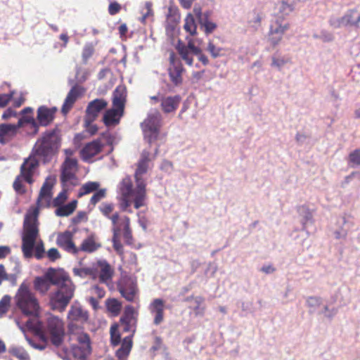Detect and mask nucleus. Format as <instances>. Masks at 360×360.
<instances>
[{
	"instance_id": "obj_1",
	"label": "nucleus",
	"mask_w": 360,
	"mask_h": 360,
	"mask_svg": "<svg viewBox=\"0 0 360 360\" xmlns=\"http://www.w3.org/2000/svg\"><path fill=\"white\" fill-rule=\"evenodd\" d=\"M61 143V130L58 126L42 133L20 167V175L27 183L34 182L32 176L40 162L45 165L58 156Z\"/></svg>"
},
{
	"instance_id": "obj_2",
	"label": "nucleus",
	"mask_w": 360,
	"mask_h": 360,
	"mask_svg": "<svg viewBox=\"0 0 360 360\" xmlns=\"http://www.w3.org/2000/svg\"><path fill=\"white\" fill-rule=\"evenodd\" d=\"M49 285H56L57 290L50 295V304L53 310L63 311L74 296L75 286L69 275L63 270L50 267L45 273Z\"/></svg>"
},
{
	"instance_id": "obj_3",
	"label": "nucleus",
	"mask_w": 360,
	"mask_h": 360,
	"mask_svg": "<svg viewBox=\"0 0 360 360\" xmlns=\"http://www.w3.org/2000/svg\"><path fill=\"white\" fill-rule=\"evenodd\" d=\"M39 211L37 209L27 212L23 222V233L22 236V251L25 258L33 257V249L39 236Z\"/></svg>"
},
{
	"instance_id": "obj_4",
	"label": "nucleus",
	"mask_w": 360,
	"mask_h": 360,
	"mask_svg": "<svg viewBox=\"0 0 360 360\" xmlns=\"http://www.w3.org/2000/svg\"><path fill=\"white\" fill-rule=\"evenodd\" d=\"M15 302L23 315L38 316L39 309L38 301L25 283L20 285L15 296Z\"/></svg>"
},
{
	"instance_id": "obj_5",
	"label": "nucleus",
	"mask_w": 360,
	"mask_h": 360,
	"mask_svg": "<svg viewBox=\"0 0 360 360\" xmlns=\"http://www.w3.org/2000/svg\"><path fill=\"white\" fill-rule=\"evenodd\" d=\"M44 329L50 336V340L53 345L56 347L62 345L65 333L63 321L58 316L49 317Z\"/></svg>"
},
{
	"instance_id": "obj_6",
	"label": "nucleus",
	"mask_w": 360,
	"mask_h": 360,
	"mask_svg": "<svg viewBox=\"0 0 360 360\" xmlns=\"http://www.w3.org/2000/svg\"><path fill=\"white\" fill-rule=\"evenodd\" d=\"M117 289L126 300L133 302L138 291L136 278L127 275L122 276L117 283Z\"/></svg>"
},
{
	"instance_id": "obj_7",
	"label": "nucleus",
	"mask_w": 360,
	"mask_h": 360,
	"mask_svg": "<svg viewBox=\"0 0 360 360\" xmlns=\"http://www.w3.org/2000/svg\"><path fill=\"white\" fill-rule=\"evenodd\" d=\"M289 28L290 24L288 22L283 24V19L281 17H278L270 25L268 39L270 44L273 47L278 45L284 34Z\"/></svg>"
},
{
	"instance_id": "obj_8",
	"label": "nucleus",
	"mask_w": 360,
	"mask_h": 360,
	"mask_svg": "<svg viewBox=\"0 0 360 360\" xmlns=\"http://www.w3.org/2000/svg\"><path fill=\"white\" fill-rule=\"evenodd\" d=\"M107 105L108 103L103 98H96L89 103L86 109L84 127L90 125L96 119L99 112L104 110Z\"/></svg>"
},
{
	"instance_id": "obj_9",
	"label": "nucleus",
	"mask_w": 360,
	"mask_h": 360,
	"mask_svg": "<svg viewBox=\"0 0 360 360\" xmlns=\"http://www.w3.org/2000/svg\"><path fill=\"white\" fill-rule=\"evenodd\" d=\"M57 110L56 107L48 108L46 105H41L38 108L36 119L38 131L40 126L48 127L53 122Z\"/></svg>"
},
{
	"instance_id": "obj_10",
	"label": "nucleus",
	"mask_w": 360,
	"mask_h": 360,
	"mask_svg": "<svg viewBox=\"0 0 360 360\" xmlns=\"http://www.w3.org/2000/svg\"><path fill=\"white\" fill-rule=\"evenodd\" d=\"M103 146V145L101 143L100 139H96L86 143L80 150L82 160L87 162L89 160L100 153Z\"/></svg>"
},
{
	"instance_id": "obj_11",
	"label": "nucleus",
	"mask_w": 360,
	"mask_h": 360,
	"mask_svg": "<svg viewBox=\"0 0 360 360\" xmlns=\"http://www.w3.org/2000/svg\"><path fill=\"white\" fill-rule=\"evenodd\" d=\"M126 96L127 89L123 85L117 86L112 94L113 108L120 110L121 113H124Z\"/></svg>"
},
{
	"instance_id": "obj_12",
	"label": "nucleus",
	"mask_w": 360,
	"mask_h": 360,
	"mask_svg": "<svg viewBox=\"0 0 360 360\" xmlns=\"http://www.w3.org/2000/svg\"><path fill=\"white\" fill-rule=\"evenodd\" d=\"M162 115L158 110H151L146 119L141 124V128L160 129Z\"/></svg>"
},
{
	"instance_id": "obj_13",
	"label": "nucleus",
	"mask_w": 360,
	"mask_h": 360,
	"mask_svg": "<svg viewBox=\"0 0 360 360\" xmlns=\"http://www.w3.org/2000/svg\"><path fill=\"white\" fill-rule=\"evenodd\" d=\"M181 101L179 95L165 97L161 96V108L165 113L174 112L179 107Z\"/></svg>"
},
{
	"instance_id": "obj_14",
	"label": "nucleus",
	"mask_w": 360,
	"mask_h": 360,
	"mask_svg": "<svg viewBox=\"0 0 360 360\" xmlns=\"http://www.w3.org/2000/svg\"><path fill=\"white\" fill-rule=\"evenodd\" d=\"M124 113L115 108L107 110L103 114V122L106 127L115 126L119 124L120 117Z\"/></svg>"
},
{
	"instance_id": "obj_15",
	"label": "nucleus",
	"mask_w": 360,
	"mask_h": 360,
	"mask_svg": "<svg viewBox=\"0 0 360 360\" xmlns=\"http://www.w3.org/2000/svg\"><path fill=\"white\" fill-rule=\"evenodd\" d=\"M121 347L116 352V356L118 360H127V357L132 348V335L125 337L122 340Z\"/></svg>"
},
{
	"instance_id": "obj_16",
	"label": "nucleus",
	"mask_w": 360,
	"mask_h": 360,
	"mask_svg": "<svg viewBox=\"0 0 360 360\" xmlns=\"http://www.w3.org/2000/svg\"><path fill=\"white\" fill-rule=\"evenodd\" d=\"M185 71L182 63L176 64L174 67L168 68V75L172 84L179 86L183 83L182 72Z\"/></svg>"
},
{
	"instance_id": "obj_17",
	"label": "nucleus",
	"mask_w": 360,
	"mask_h": 360,
	"mask_svg": "<svg viewBox=\"0 0 360 360\" xmlns=\"http://www.w3.org/2000/svg\"><path fill=\"white\" fill-rule=\"evenodd\" d=\"M12 124H0V144L6 145L16 136Z\"/></svg>"
},
{
	"instance_id": "obj_18",
	"label": "nucleus",
	"mask_w": 360,
	"mask_h": 360,
	"mask_svg": "<svg viewBox=\"0 0 360 360\" xmlns=\"http://www.w3.org/2000/svg\"><path fill=\"white\" fill-rule=\"evenodd\" d=\"M151 311L155 314L153 323L155 325L160 324L164 316V302L162 299H155L151 304Z\"/></svg>"
},
{
	"instance_id": "obj_19",
	"label": "nucleus",
	"mask_w": 360,
	"mask_h": 360,
	"mask_svg": "<svg viewBox=\"0 0 360 360\" xmlns=\"http://www.w3.org/2000/svg\"><path fill=\"white\" fill-rule=\"evenodd\" d=\"M56 180L55 176L51 177L49 176L46 178L39 192V195L37 199L38 204L41 201V198H47L49 200L51 199L52 196L51 190L56 183Z\"/></svg>"
},
{
	"instance_id": "obj_20",
	"label": "nucleus",
	"mask_w": 360,
	"mask_h": 360,
	"mask_svg": "<svg viewBox=\"0 0 360 360\" xmlns=\"http://www.w3.org/2000/svg\"><path fill=\"white\" fill-rule=\"evenodd\" d=\"M91 346H79L72 345L71 346V352L74 358L79 360H86L91 354Z\"/></svg>"
},
{
	"instance_id": "obj_21",
	"label": "nucleus",
	"mask_w": 360,
	"mask_h": 360,
	"mask_svg": "<svg viewBox=\"0 0 360 360\" xmlns=\"http://www.w3.org/2000/svg\"><path fill=\"white\" fill-rule=\"evenodd\" d=\"M68 318L73 321L86 322L89 319V314L84 311L81 307L72 305L68 311Z\"/></svg>"
},
{
	"instance_id": "obj_22",
	"label": "nucleus",
	"mask_w": 360,
	"mask_h": 360,
	"mask_svg": "<svg viewBox=\"0 0 360 360\" xmlns=\"http://www.w3.org/2000/svg\"><path fill=\"white\" fill-rule=\"evenodd\" d=\"M77 200H72L68 204H63L59 206H56L57 209L55 210V214L58 217H67L72 214L77 208Z\"/></svg>"
},
{
	"instance_id": "obj_23",
	"label": "nucleus",
	"mask_w": 360,
	"mask_h": 360,
	"mask_svg": "<svg viewBox=\"0 0 360 360\" xmlns=\"http://www.w3.org/2000/svg\"><path fill=\"white\" fill-rule=\"evenodd\" d=\"M345 26H358L360 22V13L355 9L349 10L342 17Z\"/></svg>"
},
{
	"instance_id": "obj_24",
	"label": "nucleus",
	"mask_w": 360,
	"mask_h": 360,
	"mask_svg": "<svg viewBox=\"0 0 360 360\" xmlns=\"http://www.w3.org/2000/svg\"><path fill=\"white\" fill-rule=\"evenodd\" d=\"M278 13L282 17L289 15L294 11L295 8V1L291 0H280L278 4Z\"/></svg>"
},
{
	"instance_id": "obj_25",
	"label": "nucleus",
	"mask_w": 360,
	"mask_h": 360,
	"mask_svg": "<svg viewBox=\"0 0 360 360\" xmlns=\"http://www.w3.org/2000/svg\"><path fill=\"white\" fill-rule=\"evenodd\" d=\"M98 265L101 267V272L99 275L100 281L106 282L111 279L113 271L108 262L106 260L98 261Z\"/></svg>"
},
{
	"instance_id": "obj_26",
	"label": "nucleus",
	"mask_w": 360,
	"mask_h": 360,
	"mask_svg": "<svg viewBox=\"0 0 360 360\" xmlns=\"http://www.w3.org/2000/svg\"><path fill=\"white\" fill-rule=\"evenodd\" d=\"M297 212L300 214V216L302 217V230L306 231V232L308 233V231L307 230V225L308 223L313 222L312 214L310 212L308 207H307L306 205L299 206L297 207Z\"/></svg>"
},
{
	"instance_id": "obj_27",
	"label": "nucleus",
	"mask_w": 360,
	"mask_h": 360,
	"mask_svg": "<svg viewBox=\"0 0 360 360\" xmlns=\"http://www.w3.org/2000/svg\"><path fill=\"white\" fill-rule=\"evenodd\" d=\"M348 221L345 215L341 216L338 224H340V229L334 232L335 237L336 239L345 238L347 236L348 231L350 228L347 226Z\"/></svg>"
},
{
	"instance_id": "obj_28",
	"label": "nucleus",
	"mask_w": 360,
	"mask_h": 360,
	"mask_svg": "<svg viewBox=\"0 0 360 360\" xmlns=\"http://www.w3.org/2000/svg\"><path fill=\"white\" fill-rule=\"evenodd\" d=\"M20 118L24 125L29 124L30 129V131H27L29 136L33 137L39 133L37 120L32 115H21Z\"/></svg>"
},
{
	"instance_id": "obj_29",
	"label": "nucleus",
	"mask_w": 360,
	"mask_h": 360,
	"mask_svg": "<svg viewBox=\"0 0 360 360\" xmlns=\"http://www.w3.org/2000/svg\"><path fill=\"white\" fill-rule=\"evenodd\" d=\"M290 62V59L289 58L280 56L277 51L271 57V66L281 70L285 64Z\"/></svg>"
},
{
	"instance_id": "obj_30",
	"label": "nucleus",
	"mask_w": 360,
	"mask_h": 360,
	"mask_svg": "<svg viewBox=\"0 0 360 360\" xmlns=\"http://www.w3.org/2000/svg\"><path fill=\"white\" fill-rule=\"evenodd\" d=\"M100 247L101 245L94 241L93 236H89L83 240L79 250L86 252H93Z\"/></svg>"
},
{
	"instance_id": "obj_31",
	"label": "nucleus",
	"mask_w": 360,
	"mask_h": 360,
	"mask_svg": "<svg viewBox=\"0 0 360 360\" xmlns=\"http://www.w3.org/2000/svg\"><path fill=\"white\" fill-rule=\"evenodd\" d=\"M73 273L75 276H78L81 278H85L89 276L93 278H95L98 275V270L96 268L94 267H86L81 269L74 268Z\"/></svg>"
},
{
	"instance_id": "obj_32",
	"label": "nucleus",
	"mask_w": 360,
	"mask_h": 360,
	"mask_svg": "<svg viewBox=\"0 0 360 360\" xmlns=\"http://www.w3.org/2000/svg\"><path fill=\"white\" fill-rule=\"evenodd\" d=\"M8 352L19 360H30L29 354L22 347L11 346L8 349Z\"/></svg>"
},
{
	"instance_id": "obj_33",
	"label": "nucleus",
	"mask_w": 360,
	"mask_h": 360,
	"mask_svg": "<svg viewBox=\"0 0 360 360\" xmlns=\"http://www.w3.org/2000/svg\"><path fill=\"white\" fill-rule=\"evenodd\" d=\"M184 27L191 35L195 36L197 34V25L195 24V18L191 13H188L186 15Z\"/></svg>"
},
{
	"instance_id": "obj_34",
	"label": "nucleus",
	"mask_w": 360,
	"mask_h": 360,
	"mask_svg": "<svg viewBox=\"0 0 360 360\" xmlns=\"http://www.w3.org/2000/svg\"><path fill=\"white\" fill-rule=\"evenodd\" d=\"M60 183L62 188H68V182L72 180L77 181V177L74 172L66 169H61V173L60 176Z\"/></svg>"
},
{
	"instance_id": "obj_35",
	"label": "nucleus",
	"mask_w": 360,
	"mask_h": 360,
	"mask_svg": "<svg viewBox=\"0 0 360 360\" xmlns=\"http://www.w3.org/2000/svg\"><path fill=\"white\" fill-rule=\"evenodd\" d=\"M123 238L126 244L131 245L133 243L132 232L130 229V219L127 216L124 219Z\"/></svg>"
},
{
	"instance_id": "obj_36",
	"label": "nucleus",
	"mask_w": 360,
	"mask_h": 360,
	"mask_svg": "<svg viewBox=\"0 0 360 360\" xmlns=\"http://www.w3.org/2000/svg\"><path fill=\"white\" fill-rule=\"evenodd\" d=\"M160 129H145L142 128L144 139L149 144L151 145L155 141H157Z\"/></svg>"
},
{
	"instance_id": "obj_37",
	"label": "nucleus",
	"mask_w": 360,
	"mask_h": 360,
	"mask_svg": "<svg viewBox=\"0 0 360 360\" xmlns=\"http://www.w3.org/2000/svg\"><path fill=\"white\" fill-rule=\"evenodd\" d=\"M34 287L35 290H39L41 292H46L49 290L50 285L48 280L44 276H37L34 281Z\"/></svg>"
},
{
	"instance_id": "obj_38",
	"label": "nucleus",
	"mask_w": 360,
	"mask_h": 360,
	"mask_svg": "<svg viewBox=\"0 0 360 360\" xmlns=\"http://www.w3.org/2000/svg\"><path fill=\"white\" fill-rule=\"evenodd\" d=\"M106 308L108 311L117 316L121 310V303L115 298H109L105 301Z\"/></svg>"
},
{
	"instance_id": "obj_39",
	"label": "nucleus",
	"mask_w": 360,
	"mask_h": 360,
	"mask_svg": "<svg viewBox=\"0 0 360 360\" xmlns=\"http://www.w3.org/2000/svg\"><path fill=\"white\" fill-rule=\"evenodd\" d=\"M134 308L131 305L125 307L122 316L120 317V322H125L126 320L133 321L134 325L136 324V318L134 316Z\"/></svg>"
},
{
	"instance_id": "obj_40",
	"label": "nucleus",
	"mask_w": 360,
	"mask_h": 360,
	"mask_svg": "<svg viewBox=\"0 0 360 360\" xmlns=\"http://www.w3.org/2000/svg\"><path fill=\"white\" fill-rule=\"evenodd\" d=\"M122 194L125 195H131L134 194L133 185L130 177L124 178L121 182Z\"/></svg>"
},
{
	"instance_id": "obj_41",
	"label": "nucleus",
	"mask_w": 360,
	"mask_h": 360,
	"mask_svg": "<svg viewBox=\"0 0 360 360\" xmlns=\"http://www.w3.org/2000/svg\"><path fill=\"white\" fill-rule=\"evenodd\" d=\"M237 304L240 306V316H246L248 314H254L255 310L252 302L238 301Z\"/></svg>"
},
{
	"instance_id": "obj_42",
	"label": "nucleus",
	"mask_w": 360,
	"mask_h": 360,
	"mask_svg": "<svg viewBox=\"0 0 360 360\" xmlns=\"http://www.w3.org/2000/svg\"><path fill=\"white\" fill-rule=\"evenodd\" d=\"M118 326L115 323L110 327V342L113 347L119 345L122 342L121 334L117 331Z\"/></svg>"
},
{
	"instance_id": "obj_43",
	"label": "nucleus",
	"mask_w": 360,
	"mask_h": 360,
	"mask_svg": "<svg viewBox=\"0 0 360 360\" xmlns=\"http://www.w3.org/2000/svg\"><path fill=\"white\" fill-rule=\"evenodd\" d=\"M348 164L351 167L360 166V149L357 148L351 152L348 156Z\"/></svg>"
},
{
	"instance_id": "obj_44",
	"label": "nucleus",
	"mask_w": 360,
	"mask_h": 360,
	"mask_svg": "<svg viewBox=\"0 0 360 360\" xmlns=\"http://www.w3.org/2000/svg\"><path fill=\"white\" fill-rule=\"evenodd\" d=\"M80 89L81 88L77 84H75L70 90V91L68 92V94L65 99L67 103H69V105H73L75 103L77 97L80 94V92H79Z\"/></svg>"
},
{
	"instance_id": "obj_45",
	"label": "nucleus",
	"mask_w": 360,
	"mask_h": 360,
	"mask_svg": "<svg viewBox=\"0 0 360 360\" xmlns=\"http://www.w3.org/2000/svg\"><path fill=\"white\" fill-rule=\"evenodd\" d=\"M73 233L65 231L60 233L57 238L56 243L60 247H63L68 243L72 240Z\"/></svg>"
},
{
	"instance_id": "obj_46",
	"label": "nucleus",
	"mask_w": 360,
	"mask_h": 360,
	"mask_svg": "<svg viewBox=\"0 0 360 360\" xmlns=\"http://www.w3.org/2000/svg\"><path fill=\"white\" fill-rule=\"evenodd\" d=\"M207 50L210 53L213 58H217L224 55V53H223L224 49L221 47L215 46L212 41H209Z\"/></svg>"
},
{
	"instance_id": "obj_47",
	"label": "nucleus",
	"mask_w": 360,
	"mask_h": 360,
	"mask_svg": "<svg viewBox=\"0 0 360 360\" xmlns=\"http://www.w3.org/2000/svg\"><path fill=\"white\" fill-rule=\"evenodd\" d=\"M68 188H63L62 191L60 192L59 194L53 199V206L56 207L64 204L65 201L68 198Z\"/></svg>"
},
{
	"instance_id": "obj_48",
	"label": "nucleus",
	"mask_w": 360,
	"mask_h": 360,
	"mask_svg": "<svg viewBox=\"0 0 360 360\" xmlns=\"http://www.w3.org/2000/svg\"><path fill=\"white\" fill-rule=\"evenodd\" d=\"M205 302V298L201 296H197L195 297V306L193 309L196 316H202L205 311V307H202L201 304Z\"/></svg>"
},
{
	"instance_id": "obj_49",
	"label": "nucleus",
	"mask_w": 360,
	"mask_h": 360,
	"mask_svg": "<svg viewBox=\"0 0 360 360\" xmlns=\"http://www.w3.org/2000/svg\"><path fill=\"white\" fill-rule=\"evenodd\" d=\"M322 298L319 296H310L307 297L306 304L308 307L315 309L322 304Z\"/></svg>"
},
{
	"instance_id": "obj_50",
	"label": "nucleus",
	"mask_w": 360,
	"mask_h": 360,
	"mask_svg": "<svg viewBox=\"0 0 360 360\" xmlns=\"http://www.w3.org/2000/svg\"><path fill=\"white\" fill-rule=\"evenodd\" d=\"M11 299L9 295H6L0 300V317L8 311L10 307Z\"/></svg>"
},
{
	"instance_id": "obj_51",
	"label": "nucleus",
	"mask_w": 360,
	"mask_h": 360,
	"mask_svg": "<svg viewBox=\"0 0 360 360\" xmlns=\"http://www.w3.org/2000/svg\"><path fill=\"white\" fill-rule=\"evenodd\" d=\"M94 52V48L92 44H86L82 51V61L84 63H86L88 60L92 56Z\"/></svg>"
},
{
	"instance_id": "obj_52",
	"label": "nucleus",
	"mask_w": 360,
	"mask_h": 360,
	"mask_svg": "<svg viewBox=\"0 0 360 360\" xmlns=\"http://www.w3.org/2000/svg\"><path fill=\"white\" fill-rule=\"evenodd\" d=\"M34 250L35 251L34 257L37 259H41L42 258H44V254H45V249H44L43 241L41 240H40L38 242V243H37V242L35 243V246H34L33 250ZM33 256H34V254H33Z\"/></svg>"
},
{
	"instance_id": "obj_53",
	"label": "nucleus",
	"mask_w": 360,
	"mask_h": 360,
	"mask_svg": "<svg viewBox=\"0 0 360 360\" xmlns=\"http://www.w3.org/2000/svg\"><path fill=\"white\" fill-rule=\"evenodd\" d=\"M37 330H38V335L39 336V338L41 341L44 342H47L49 338H48V333H46V330L44 329V326L41 321H38L37 323L36 326Z\"/></svg>"
},
{
	"instance_id": "obj_54",
	"label": "nucleus",
	"mask_w": 360,
	"mask_h": 360,
	"mask_svg": "<svg viewBox=\"0 0 360 360\" xmlns=\"http://www.w3.org/2000/svg\"><path fill=\"white\" fill-rule=\"evenodd\" d=\"M78 165V162L76 158H70L67 157L63 162L61 169H66V170H70L72 168H76Z\"/></svg>"
},
{
	"instance_id": "obj_55",
	"label": "nucleus",
	"mask_w": 360,
	"mask_h": 360,
	"mask_svg": "<svg viewBox=\"0 0 360 360\" xmlns=\"http://www.w3.org/2000/svg\"><path fill=\"white\" fill-rule=\"evenodd\" d=\"M106 190L105 188L100 189L94 193L90 199V203L95 205L102 198L105 197Z\"/></svg>"
},
{
	"instance_id": "obj_56",
	"label": "nucleus",
	"mask_w": 360,
	"mask_h": 360,
	"mask_svg": "<svg viewBox=\"0 0 360 360\" xmlns=\"http://www.w3.org/2000/svg\"><path fill=\"white\" fill-rule=\"evenodd\" d=\"M120 323L124 326L123 332H124V333L131 332V334L130 335H132V337H133L134 333H136V324L134 325L133 321H128V320H126L125 322H120Z\"/></svg>"
},
{
	"instance_id": "obj_57",
	"label": "nucleus",
	"mask_w": 360,
	"mask_h": 360,
	"mask_svg": "<svg viewBox=\"0 0 360 360\" xmlns=\"http://www.w3.org/2000/svg\"><path fill=\"white\" fill-rule=\"evenodd\" d=\"M100 186L98 182L89 181L83 185V190H85L87 193L91 192H96Z\"/></svg>"
},
{
	"instance_id": "obj_58",
	"label": "nucleus",
	"mask_w": 360,
	"mask_h": 360,
	"mask_svg": "<svg viewBox=\"0 0 360 360\" xmlns=\"http://www.w3.org/2000/svg\"><path fill=\"white\" fill-rule=\"evenodd\" d=\"M88 221V217L86 213L84 211H79L75 217L72 218L71 222L72 224H78L81 221Z\"/></svg>"
},
{
	"instance_id": "obj_59",
	"label": "nucleus",
	"mask_w": 360,
	"mask_h": 360,
	"mask_svg": "<svg viewBox=\"0 0 360 360\" xmlns=\"http://www.w3.org/2000/svg\"><path fill=\"white\" fill-rule=\"evenodd\" d=\"M77 341L79 346H91L90 336L86 333H82L77 337Z\"/></svg>"
},
{
	"instance_id": "obj_60",
	"label": "nucleus",
	"mask_w": 360,
	"mask_h": 360,
	"mask_svg": "<svg viewBox=\"0 0 360 360\" xmlns=\"http://www.w3.org/2000/svg\"><path fill=\"white\" fill-rule=\"evenodd\" d=\"M136 181V188L134 190V193L146 194V184L143 180L139 177H135Z\"/></svg>"
},
{
	"instance_id": "obj_61",
	"label": "nucleus",
	"mask_w": 360,
	"mask_h": 360,
	"mask_svg": "<svg viewBox=\"0 0 360 360\" xmlns=\"http://www.w3.org/2000/svg\"><path fill=\"white\" fill-rule=\"evenodd\" d=\"M135 195L134 199V206L136 209H139L141 207L143 206V201L146 198V194L141 193H134Z\"/></svg>"
},
{
	"instance_id": "obj_62",
	"label": "nucleus",
	"mask_w": 360,
	"mask_h": 360,
	"mask_svg": "<svg viewBox=\"0 0 360 360\" xmlns=\"http://www.w3.org/2000/svg\"><path fill=\"white\" fill-rule=\"evenodd\" d=\"M113 205L112 203H102L99 207L101 212L107 217H110V212L113 210Z\"/></svg>"
},
{
	"instance_id": "obj_63",
	"label": "nucleus",
	"mask_w": 360,
	"mask_h": 360,
	"mask_svg": "<svg viewBox=\"0 0 360 360\" xmlns=\"http://www.w3.org/2000/svg\"><path fill=\"white\" fill-rule=\"evenodd\" d=\"M14 190L16 191V193L19 194H24L25 193V189L24 188L23 184H22L21 181L20 180V176H18L15 180L13 182V184Z\"/></svg>"
},
{
	"instance_id": "obj_64",
	"label": "nucleus",
	"mask_w": 360,
	"mask_h": 360,
	"mask_svg": "<svg viewBox=\"0 0 360 360\" xmlns=\"http://www.w3.org/2000/svg\"><path fill=\"white\" fill-rule=\"evenodd\" d=\"M121 10V5L117 1L111 2L108 6V13L111 15H115Z\"/></svg>"
}]
</instances>
